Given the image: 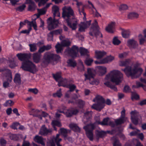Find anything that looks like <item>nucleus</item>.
I'll return each mask as SVG.
<instances>
[{"instance_id": "nucleus-51", "label": "nucleus", "mask_w": 146, "mask_h": 146, "mask_svg": "<svg viewBox=\"0 0 146 146\" xmlns=\"http://www.w3.org/2000/svg\"><path fill=\"white\" fill-rule=\"evenodd\" d=\"M120 41L117 38V37H115L113 38V43L114 45H118L120 43Z\"/></svg>"}, {"instance_id": "nucleus-5", "label": "nucleus", "mask_w": 146, "mask_h": 146, "mask_svg": "<svg viewBox=\"0 0 146 146\" xmlns=\"http://www.w3.org/2000/svg\"><path fill=\"white\" fill-rule=\"evenodd\" d=\"M93 101L96 102V104H93L91 107L99 111L103 109L105 106V101L104 98L100 95H97Z\"/></svg>"}, {"instance_id": "nucleus-36", "label": "nucleus", "mask_w": 146, "mask_h": 146, "mask_svg": "<svg viewBox=\"0 0 146 146\" xmlns=\"http://www.w3.org/2000/svg\"><path fill=\"white\" fill-rule=\"evenodd\" d=\"M52 75L54 78L58 82V81H59L62 78L61 72L57 73L55 74H53Z\"/></svg>"}, {"instance_id": "nucleus-9", "label": "nucleus", "mask_w": 146, "mask_h": 146, "mask_svg": "<svg viewBox=\"0 0 146 146\" xmlns=\"http://www.w3.org/2000/svg\"><path fill=\"white\" fill-rule=\"evenodd\" d=\"M70 44V41L68 39L63 40L61 42V44L58 43L55 46L56 52L57 53H61L63 50V47L68 46Z\"/></svg>"}, {"instance_id": "nucleus-17", "label": "nucleus", "mask_w": 146, "mask_h": 146, "mask_svg": "<svg viewBox=\"0 0 146 146\" xmlns=\"http://www.w3.org/2000/svg\"><path fill=\"white\" fill-rule=\"evenodd\" d=\"M121 114L120 118L118 119H116L115 121L117 125L121 124L127 120V118L125 117V110L124 109L121 111Z\"/></svg>"}, {"instance_id": "nucleus-58", "label": "nucleus", "mask_w": 146, "mask_h": 146, "mask_svg": "<svg viewBox=\"0 0 146 146\" xmlns=\"http://www.w3.org/2000/svg\"><path fill=\"white\" fill-rule=\"evenodd\" d=\"M79 13L81 15H82V13H83L84 17H85L86 15V13L84 11V6H82V8H79L78 9Z\"/></svg>"}, {"instance_id": "nucleus-4", "label": "nucleus", "mask_w": 146, "mask_h": 146, "mask_svg": "<svg viewBox=\"0 0 146 146\" xmlns=\"http://www.w3.org/2000/svg\"><path fill=\"white\" fill-rule=\"evenodd\" d=\"M52 12L53 13L54 18L52 19V17H50L47 19V28L49 31L51 30L56 28L58 24V20H56L55 17L56 15L60 17V14L59 12V8L56 6L54 5L52 8Z\"/></svg>"}, {"instance_id": "nucleus-64", "label": "nucleus", "mask_w": 146, "mask_h": 146, "mask_svg": "<svg viewBox=\"0 0 146 146\" xmlns=\"http://www.w3.org/2000/svg\"><path fill=\"white\" fill-rule=\"evenodd\" d=\"M9 137L10 138L11 140H16L17 139V136L16 134H10L9 135Z\"/></svg>"}, {"instance_id": "nucleus-48", "label": "nucleus", "mask_w": 146, "mask_h": 146, "mask_svg": "<svg viewBox=\"0 0 146 146\" xmlns=\"http://www.w3.org/2000/svg\"><path fill=\"white\" fill-rule=\"evenodd\" d=\"M67 86V87H66V88H69V91L70 92H72L74 91L76 88V86L74 84H68Z\"/></svg>"}, {"instance_id": "nucleus-26", "label": "nucleus", "mask_w": 146, "mask_h": 146, "mask_svg": "<svg viewBox=\"0 0 146 146\" xmlns=\"http://www.w3.org/2000/svg\"><path fill=\"white\" fill-rule=\"evenodd\" d=\"M3 72L5 74V76L7 81L9 82H11L12 80L11 72L10 70H6L3 71Z\"/></svg>"}, {"instance_id": "nucleus-45", "label": "nucleus", "mask_w": 146, "mask_h": 146, "mask_svg": "<svg viewBox=\"0 0 146 146\" xmlns=\"http://www.w3.org/2000/svg\"><path fill=\"white\" fill-rule=\"evenodd\" d=\"M90 81V84L92 85H98L99 83V81L98 80H94V79H91L90 80H89Z\"/></svg>"}, {"instance_id": "nucleus-33", "label": "nucleus", "mask_w": 146, "mask_h": 146, "mask_svg": "<svg viewBox=\"0 0 146 146\" xmlns=\"http://www.w3.org/2000/svg\"><path fill=\"white\" fill-rule=\"evenodd\" d=\"M97 68L98 70L100 75L102 76L105 74L106 72V68L105 67L98 66Z\"/></svg>"}, {"instance_id": "nucleus-59", "label": "nucleus", "mask_w": 146, "mask_h": 146, "mask_svg": "<svg viewBox=\"0 0 146 146\" xmlns=\"http://www.w3.org/2000/svg\"><path fill=\"white\" fill-rule=\"evenodd\" d=\"M6 143V141L3 138H1L0 139L1 146H5Z\"/></svg>"}, {"instance_id": "nucleus-62", "label": "nucleus", "mask_w": 146, "mask_h": 146, "mask_svg": "<svg viewBox=\"0 0 146 146\" xmlns=\"http://www.w3.org/2000/svg\"><path fill=\"white\" fill-rule=\"evenodd\" d=\"M53 141L52 139L49 141L47 145V146H55V144Z\"/></svg>"}, {"instance_id": "nucleus-8", "label": "nucleus", "mask_w": 146, "mask_h": 146, "mask_svg": "<svg viewBox=\"0 0 146 146\" xmlns=\"http://www.w3.org/2000/svg\"><path fill=\"white\" fill-rule=\"evenodd\" d=\"M60 58V57L59 55L48 52L44 54L43 61L44 63L47 64L51 60H58Z\"/></svg>"}, {"instance_id": "nucleus-12", "label": "nucleus", "mask_w": 146, "mask_h": 146, "mask_svg": "<svg viewBox=\"0 0 146 146\" xmlns=\"http://www.w3.org/2000/svg\"><path fill=\"white\" fill-rule=\"evenodd\" d=\"M78 50V47L74 45L72 46L71 48H67L66 49L65 53L68 54L72 57L74 58L77 56Z\"/></svg>"}, {"instance_id": "nucleus-16", "label": "nucleus", "mask_w": 146, "mask_h": 146, "mask_svg": "<svg viewBox=\"0 0 146 146\" xmlns=\"http://www.w3.org/2000/svg\"><path fill=\"white\" fill-rule=\"evenodd\" d=\"M91 117V112L88 111L84 113V115L83 119V121L84 124L86 125V126L92 124L90 123V119Z\"/></svg>"}, {"instance_id": "nucleus-27", "label": "nucleus", "mask_w": 146, "mask_h": 146, "mask_svg": "<svg viewBox=\"0 0 146 146\" xmlns=\"http://www.w3.org/2000/svg\"><path fill=\"white\" fill-rule=\"evenodd\" d=\"M68 81L65 78H62L59 81H58V85L59 86H62L66 87L68 86Z\"/></svg>"}, {"instance_id": "nucleus-41", "label": "nucleus", "mask_w": 146, "mask_h": 146, "mask_svg": "<svg viewBox=\"0 0 146 146\" xmlns=\"http://www.w3.org/2000/svg\"><path fill=\"white\" fill-rule=\"evenodd\" d=\"M138 14L132 12L129 13L128 15V18L129 19H133L137 18L138 17Z\"/></svg>"}, {"instance_id": "nucleus-21", "label": "nucleus", "mask_w": 146, "mask_h": 146, "mask_svg": "<svg viewBox=\"0 0 146 146\" xmlns=\"http://www.w3.org/2000/svg\"><path fill=\"white\" fill-rule=\"evenodd\" d=\"M78 112L77 109L73 108H70L65 111V115L67 117H70L73 115L76 114Z\"/></svg>"}, {"instance_id": "nucleus-54", "label": "nucleus", "mask_w": 146, "mask_h": 146, "mask_svg": "<svg viewBox=\"0 0 146 146\" xmlns=\"http://www.w3.org/2000/svg\"><path fill=\"white\" fill-rule=\"evenodd\" d=\"M25 7V5L23 4L16 8V10L19 11H22L24 9Z\"/></svg>"}, {"instance_id": "nucleus-15", "label": "nucleus", "mask_w": 146, "mask_h": 146, "mask_svg": "<svg viewBox=\"0 0 146 146\" xmlns=\"http://www.w3.org/2000/svg\"><path fill=\"white\" fill-rule=\"evenodd\" d=\"M52 131V129H47L45 125H43L40 128L39 132V134L43 136H46L51 134Z\"/></svg>"}, {"instance_id": "nucleus-63", "label": "nucleus", "mask_w": 146, "mask_h": 146, "mask_svg": "<svg viewBox=\"0 0 146 146\" xmlns=\"http://www.w3.org/2000/svg\"><path fill=\"white\" fill-rule=\"evenodd\" d=\"M28 30H23L20 32V33H28L29 34L30 31L32 29V28L30 27H28Z\"/></svg>"}, {"instance_id": "nucleus-2", "label": "nucleus", "mask_w": 146, "mask_h": 146, "mask_svg": "<svg viewBox=\"0 0 146 146\" xmlns=\"http://www.w3.org/2000/svg\"><path fill=\"white\" fill-rule=\"evenodd\" d=\"M109 119L108 118H104L102 122L100 121V120L99 119L98 120H96L95 122L93 124H91L84 127L83 128L86 132V135L90 141L93 140V132L96 127V125L97 124L102 125H107Z\"/></svg>"}, {"instance_id": "nucleus-57", "label": "nucleus", "mask_w": 146, "mask_h": 146, "mask_svg": "<svg viewBox=\"0 0 146 146\" xmlns=\"http://www.w3.org/2000/svg\"><path fill=\"white\" fill-rule=\"evenodd\" d=\"M29 92H32L35 94H37L38 92V90L36 88H30L28 90Z\"/></svg>"}, {"instance_id": "nucleus-42", "label": "nucleus", "mask_w": 146, "mask_h": 146, "mask_svg": "<svg viewBox=\"0 0 146 146\" xmlns=\"http://www.w3.org/2000/svg\"><path fill=\"white\" fill-rule=\"evenodd\" d=\"M29 46L30 48V50L31 52H34L37 50L36 44L35 43L30 44Z\"/></svg>"}, {"instance_id": "nucleus-30", "label": "nucleus", "mask_w": 146, "mask_h": 146, "mask_svg": "<svg viewBox=\"0 0 146 146\" xmlns=\"http://www.w3.org/2000/svg\"><path fill=\"white\" fill-rule=\"evenodd\" d=\"M111 140L113 142V146H121V144L120 143L119 140L116 137H112Z\"/></svg>"}, {"instance_id": "nucleus-10", "label": "nucleus", "mask_w": 146, "mask_h": 146, "mask_svg": "<svg viewBox=\"0 0 146 146\" xmlns=\"http://www.w3.org/2000/svg\"><path fill=\"white\" fill-rule=\"evenodd\" d=\"M93 26L90 29V31L89 32L90 35L92 36L95 35L97 37L100 34L102 36V34L98 31L99 27L98 25V22L96 20L94 21V23L93 24Z\"/></svg>"}, {"instance_id": "nucleus-3", "label": "nucleus", "mask_w": 146, "mask_h": 146, "mask_svg": "<svg viewBox=\"0 0 146 146\" xmlns=\"http://www.w3.org/2000/svg\"><path fill=\"white\" fill-rule=\"evenodd\" d=\"M122 70L124 71L128 77L131 76L133 79L138 77L141 74L143 70L141 68H138L137 65L134 64L130 66H126Z\"/></svg>"}, {"instance_id": "nucleus-53", "label": "nucleus", "mask_w": 146, "mask_h": 146, "mask_svg": "<svg viewBox=\"0 0 146 146\" xmlns=\"http://www.w3.org/2000/svg\"><path fill=\"white\" fill-rule=\"evenodd\" d=\"M19 123L17 122L13 123L11 126L10 127L14 129H17V127L19 125Z\"/></svg>"}, {"instance_id": "nucleus-1", "label": "nucleus", "mask_w": 146, "mask_h": 146, "mask_svg": "<svg viewBox=\"0 0 146 146\" xmlns=\"http://www.w3.org/2000/svg\"><path fill=\"white\" fill-rule=\"evenodd\" d=\"M123 80V75L121 72L118 70H113L107 75L104 81V84L110 88L112 85L110 81L118 85L121 83Z\"/></svg>"}, {"instance_id": "nucleus-23", "label": "nucleus", "mask_w": 146, "mask_h": 146, "mask_svg": "<svg viewBox=\"0 0 146 146\" xmlns=\"http://www.w3.org/2000/svg\"><path fill=\"white\" fill-rule=\"evenodd\" d=\"M127 46L130 48H135L137 47L138 44L137 42L134 40L129 39L127 41Z\"/></svg>"}, {"instance_id": "nucleus-44", "label": "nucleus", "mask_w": 146, "mask_h": 146, "mask_svg": "<svg viewBox=\"0 0 146 146\" xmlns=\"http://www.w3.org/2000/svg\"><path fill=\"white\" fill-rule=\"evenodd\" d=\"M61 90V89L60 88L58 90L56 93L53 94V96L54 97H58V98H60L62 96Z\"/></svg>"}, {"instance_id": "nucleus-29", "label": "nucleus", "mask_w": 146, "mask_h": 146, "mask_svg": "<svg viewBox=\"0 0 146 146\" xmlns=\"http://www.w3.org/2000/svg\"><path fill=\"white\" fill-rule=\"evenodd\" d=\"M62 30L61 29L55 30L50 32V33L48 34V37H50L52 38L54 35H58L62 33Z\"/></svg>"}, {"instance_id": "nucleus-55", "label": "nucleus", "mask_w": 146, "mask_h": 146, "mask_svg": "<svg viewBox=\"0 0 146 146\" xmlns=\"http://www.w3.org/2000/svg\"><path fill=\"white\" fill-rule=\"evenodd\" d=\"M14 104V103L13 101L11 100H9L6 102V103L4 104V105L5 106H11Z\"/></svg>"}, {"instance_id": "nucleus-46", "label": "nucleus", "mask_w": 146, "mask_h": 146, "mask_svg": "<svg viewBox=\"0 0 146 146\" xmlns=\"http://www.w3.org/2000/svg\"><path fill=\"white\" fill-rule=\"evenodd\" d=\"M131 99L132 100H136L139 99V96L135 92H132L131 94Z\"/></svg>"}, {"instance_id": "nucleus-24", "label": "nucleus", "mask_w": 146, "mask_h": 146, "mask_svg": "<svg viewBox=\"0 0 146 146\" xmlns=\"http://www.w3.org/2000/svg\"><path fill=\"white\" fill-rule=\"evenodd\" d=\"M115 26V23L111 22L110 23L106 28V31L108 32L113 33L114 32V29Z\"/></svg>"}, {"instance_id": "nucleus-47", "label": "nucleus", "mask_w": 146, "mask_h": 146, "mask_svg": "<svg viewBox=\"0 0 146 146\" xmlns=\"http://www.w3.org/2000/svg\"><path fill=\"white\" fill-rule=\"evenodd\" d=\"M52 124L53 126H57L58 127H60L61 126L60 123L57 120L53 121L52 122Z\"/></svg>"}, {"instance_id": "nucleus-11", "label": "nucleus", "mask_w": 146, "mask_h": 146, "mask_svg": "<svg viewBox=\"0 0 146 146\" xmlns=\"http://www.w3.org/2000/svg\"><path fill=\"white\" fill-rule=\"evenodd\" d=\"M131 119L132 122L135 125H137L141 117L138 112L134 110L132 111L130 113Z\"/></svg>"}, {"instance_id": "nucleus-40", "label": "nucleus", "mask_w": 146, "mask_h": 146, "mask_svg": "<svg viewBox=\"0 0 146 146\" xmlns=\"http://www.w3.org/2000/svg\"><path fill=\"white\" fill-rule=\"evenodd\" d=\"M80 52L82 56L86 55L88 56H89L88 54V51L87 50L83 48H80Z\"/></svg>"}, {"instance_id": "nucleus-13", "label": "nucleus", "mask_w": 146, "mask_h": 146, "mask_svg": "<svg viewBox=\"0 0 146 146\" xmlns=\"http://www.w3.org/2000/svg\"><path fill=\"white\" fill-rule=\"evenodd\" d=\"M18 59L21 61L25 62L29 60L31 57V54L29 53H19L16 55Z\"/></svg>"}, {"instance_id": "nucleus-38", "label": "nucleus", "mask_w": 146, "mask_h": 146, "mask_svg": "<svg viewBox=\"0 0 146 146\" xmlns=\"http://www.w3.org/2000/svg\"><path fill=\"white\" fill-rule=\"evenodd\" d=\"M38 14L37 15V18H38L41 15L44 14L46 11L45 8H44L42 9H37Z\"/></svg>"}, {"instance_id": "nucleus-6", "label": "nucleus", "mask_w": 146, "mask_h": 146, "mask_svg": "<svg viewBox=\"0 0 146 146\" xmlns=\"http://www.w3.org/2000/svg\"><path fill=\"white\" fill-rule=\"evenodd\" d=\"M21 68L24 70L28 71L33 73L37 71L36 65L29 60L23 62Z\"/></svg>"}, {"instance_id": "nucleus-43", "label": "nucleus", "mask_w": 146, "mask_h": 146, "mask_svg": "<svg viewBox=\"0 0 146 146\" xmlns=\"http://www.w3.org/2000/svg\"><path fill=\"white\" fill-rule=\"evenodd\" d=\"M68 65L69 66L74 67L76 65L75 61L73 60H69L67 62Z\"/></svg>"}, {"instance_id": "nucleus-37", "label": "nucleus", "mask_w": 146, "mask_h": 146, "mask_svg": "<svg viewBox=\"0 0 146 146\" xmlns=\"http://www.w3.org/2000/svg\"><path fill=\"white\" fill-rule=\"evenodd\" d=\"M60 131L61 134L64 137V139L66 140L68 133L67 130L64 128H61L60 129Z\"/></svg>"}, {"instance_id": "nucleus-20", "label": "nucleus", "mask_w": 146, "mask_h": 146, "mask_svg": "<svg viewBox=\"0 0 146 146\" xmlns=\"http://www.w3.org/2000/svg\"><path fill=\"white\" fill-rule=\"evenodd\" d=\"M34 140L35 142L41 144L43 146L45 145V142L46 139L44 138L42 136L36 135L34 138Z\"/></svg>"}, {"instance_id": "nucleus-14", "label": "nucleus", "mask_w": 146, "mask_h": 146, "mask_svg": "<svg viewBox=\"0 0 146 146\" xmlns=\"http://www.w3.org/2000/svg\"><path fill=\"white\" fill-rule=\"evenodd\" d=\"M68 26L71 28L72 30H75L77 28L78 22L76 19L74 17L72 18L71 20H69L66 21Z\"/></svg>"}, {"instance_id": "nucleus-25", "label": "nucleus", "mask_w": 146, "mask_h": 146, "mask_svg": "<svg viewBox=\"0 0 146 146\" xmlns=\"http://www.w3.org/2000/svg\"><path fill=\"white\" fill-rule=\"evenodd\" d=\"M106 52L104 51L96 50L95 57L97 59H100L106 54Z\"/></svg>"}, {"instance_id": "nucleus-28", "label": "nucleus", "mask_w": 146, "mask_h": 146, "mask_svg": "<svg viewBox=\"0 0 146 146\" xmlns=\"http://www.w3.org/2000/svg\"><path fill=\"white\" fill-rule=\"evenodd\" d=\"M113 56H108L101 60V63L105 64L111 62L114 59Z\"/></svg>"}, {"instance_id": "nucleus-31", "label": "nucleus", "mask_w": 146, "mask_h": 146, "mask_svg": "<svg viewBox=\"0 0 146 146\" xmlns=\"http://www.w3.org/2000/svg\"><path fill=\"white\" fill-rule=\"evenodd\" d=\"M25 22H27L28 23V27H31V26H32L36 31L37 30V27L36 22L35 20H33L31 22L28 21L27 20H25Z\"/></svg>"}, {"instance_id": "nucleus-56", "label": "nucleus", "mask_w": 146, "mask_h": 146, "mask_svg": "<svg viewBox=\"0 0 146 146\" xmlns=\"http://www.w3.org/2000/svg\"><path fill=\"white\" fill-rule=\"evenodd\" d=\"M93 61V60L92 59H87L85 60V63L86 65L90 66Z\"/></svg>"}, {"instance_id": "nucleus-32", "label": "nucleus", "mask_w": 146, "mask_h": 146, "mask_svg": "<svg viewBox=\"0 0 146 146\" xmlns=\"http://www.w3.org/2000/svg\"><path fill=\"white\" fill-rule=\"evenodd\" d=\"M14 81L17 84H21V79L20 74L17 73L15 74L14 79Z\"/></svg>"}, {"instance_id": "nucleus-60", "label": "nucleus", "mask_w": 146, "mask_h": 146, "mask_svg": "<svg viewBox=\"0 0 146 146\" xmlns=\"http://www.w3.org/2000/svg\"><path fill=\"white\" fill-rule=\"evenodd\" d=\"M78 103V106L80 108H82L85 104L84 102L81 100H79Z\"/></svg>"}, {"instance_id": "nucleus-39", "label": "nucleus", "mask_w": 146, "mask_h": 146, "mask_svg": "<svg viewBox=\"0 0 146 146\" xmlns=\"http://www.w3.org/2000/svg\"><path fill=\"white\" fill-rule=\"evenodd\" d=\"M96 134L97 137L99 138L104 136L106 134V133L103 131L97 130L96 132Z\"/></svg>"}, {"instance_id": "nucleus-18", "label": "nucleus", "mask_w": 146, "mask_h": 146, "mask_svg": "<svg viewBox=\"0 0 146 146\" xmlns=\"http://www.w3.org/2000/svg\"><path fill=\"white\" fill-rule=\"evenodd\" d=\"M87 72L88 74H84L85 80L93 79L96 73L95 70L92 68H89L87 69Z\"/></svg>"}, {"instance_id": "nucleus-50", "label": "nucleus", "mask_w": 146, "mask_h": 146, "mask_svg": "<svg viewBox=\"0 0 146 146\" xmlns=\"http://www.w3.org/2000/svg\"><path fill=\"white\" fill-rule=\"evenodd\" d=\"M138 37L140 44H142L145 42V40L143 38V36L141 34H139Z\"/></svg>"}, {"instance_id": "nucleus-7", "label": "nucleus", "mask_w": 146, "mask_h": 146, "mask_svg": "<svg viewBox=\"0 0 146 146\" xmlns=\"http://www.w3.org/2000/svg\"><path fill=\"white\" fill-rule=\"evenodd\" d=\"M62 17L66 21L74 17V11L70 6H65L62 8Z\"/></svg>"}, {"instance_id": "nucleus-61", "label": "nucleus", "mask_w": 146, "mask_h": 146, "mask_svg": "<svg viewBox=\"0 0 146 146\" xmlns=\"http://www.w3.org/2000/svg\"><path fill=\"white\" fill-rule=\"evenodd\" d=\"M127 9L128 7L125 4L121 5L119 7V9L120 11L125 10Z\"/></svg>"}, {"instance_id": "nucleus-49", "label": "nucleus", "mask_w": 146, "mask_h": 146, "mask_svg": "<svg viewBox=\"0 0 146 146\" xmlns=\"http://www.w3.org/2000/svg\"><path fill=\"white\" fill-rule=\"evenodd\" d=\"M130 35V32L129 31H124L122 33L123 36L125 38H128Z\"/></svg>"}, {"instance_id": "nucleus-34", "label": "nucleus", "mask_w": 146, "mask_h": 146, "mask_svg": "<svg viewBox=\"0 0 146 146\" xmlns=\"http://www.w3.org/2000/svg\"><path fill=\"white\" fill-rule=\"evenodd\" d=\"M130 62V60L127 59L125 60L120 61L119 62L120 66H126L129 65Z\"/></svg>"}, {"instance_id": "nucleus-52", "label": "nucleus", "mask_w": 146, "mask_h": 146, "mask_svg": "<svg viewBox=\"0 0 146 146\" xmlns=\"http://www.w3.org/2000/svg\"><path fill=\"white\" fill-rule=\"evenodd\" d=\"M35 3L31 4L29 6L28 10L30 11H32L35 10Z\"/></svg>"}, {"instance_id": "nucleus-19", "label": "nucleus", "mask_w": 146, "mask_h": 146, "mask_svg": "<svg viewBox=\"0 0 146 146\" xmlns=\"http://www.w3.org/2000/svg\"><path fill=\"white\" fill-rule=\"evenodd\" d=\"M91 22V20H90L86 22L82 23L79 25V31L80 32L84 31L85 29L89 27Z\"/></svg>"}, {"instance_id": "nucleus-22", "label": "nucleus", "mask_w": 146, "mask_h": 146, "mask_svg": "<svg viewBox=\"0 0 146 146\" xmlns=\"http://www.w3.org/2000/svg\"><path fill=\"white\" fill-rule=\"evenodd\" d=\"M41 55L38 52L34 53L33 55V61L36 63H39L41 60Z\"/></svg>"}, {"instance_id": "nucleus-35", "label": "nucleus", "mask_w": 146, "mask_h": 146, "mask_svg": "<svg viewBox=\"0 0 146 146\" xmlns=\"http://www.w3.org/2000/svg\"><path fill=\"white\" fill-rule=\"evenodd\" d=\"M70 128L75 132H79L80 131V128L74 123H71L69 125Z\"/></svg>"}]
</instances>
